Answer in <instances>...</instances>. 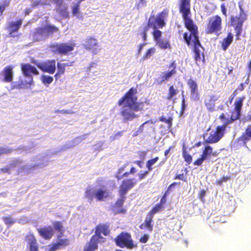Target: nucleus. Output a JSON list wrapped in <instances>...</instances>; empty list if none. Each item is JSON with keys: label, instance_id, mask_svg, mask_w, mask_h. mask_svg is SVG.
I'll return each instance as SVG.
<instances>
[{"label": "nucleus", "instance_id": "1", "mask_svg": "<svg viewBox=\"0 0 251 251\" xmlns=\"http://www.w3.org/2000/svg\"><path fill=\"white\" fill-rule=\"evenodd\" d=\"M191 0H180L178 10L183 19L185 27L190 32L183 34L184 39L187 45L193 46L194 58L196 62L204 60V55L201 50H204L198 36V28L191 19Z\"/></svg>", "mask_w": 251, "mask_h": 251}, {"label": "nucleus", "instance_id": "2", "mask_svg": "<svg viewBox=\"0 0 251 251\" xmlns=\"http://www.w3.org/2000/svg\"><path fill=\"white\" fill-rule=\"evenodd\" d=\"M137 94V88L131 87L118 101L119 106L122 105L125 102L126 103L122 107L120 112L125 121H132L137 118L138 116L135 112L143 111L145 105L149 104V100L147 99L138 102Z\"/></svg>", "mask_w": 251, "mask_h": 251}, {"label": "nucleus", "instance_id": "3", "mask_svg": "<svg viewBox=\"0 0 251 251\" xmlns=\"http://www.w3.org/2000/svg\"><path fill=\"white\" fill-rule=\"evenodd\" d=\"M169 10L167 8L164 9L158 13L156 17L151 16L147 24L142 25L139 29V34L141 35L144 41L147 39V33L150 28L153 29L152 35L154 40L156 42L161 39L162 32L158 28H162L166 25V21L169 16Z\"/></svg>", "mask_w": 251, "mask_h": 251}, {"label": "nucleus", "instance_id": "4", "mask_svg": "<svg viewBox=\"0 0 251 251\" xmlns=\"http://www.w3.org/2000/svg\"><path fill=\"white\" fill-rule=\"evenodd\" d=\"M244 97L238 99L234 103V108L231 112L229 120H227L222 126H218L215 130H212L208 138L204 140L206 144H214L218 142L224 136L227 125L239 119L241 115V110L243 104Z\"/></svg>", "mask_w": 251, "mask_h": 251}, {"label": "nucleus", "instance_id": "5", "mask_svg": "<svg viewBox=\"0 0 251 251\" xmlns=\"http://www.w3.org/2000/svg\"><path fill=\"white\" fill-rule=\"evenodd\" d=\"M110 233V225L108 223L99 224L95 227V234L92 236L88 244L84 247L83 251H95L98 249L100 242H104L105 238L101 236L103 234L106 236Z\"/></svg>", "mask_w": 251, "mask_h": 251}, {"label": "nucleus", "instance_id": "6", "mask_svg": "<svg viewBox=\"0 0 251 251\" xmlns=\"http://www.w3.org/2000/svg\"><path fill=\"white\" fill-rule=\"evenodd\" d=\"M75 44L71 42L52 44L50 45L51 52L61 55H68L74 50Z\"/></svg>", "mask_w": 251, "mask_h": 251}, {"label": "nucleus", "instance_id": "7", "mask_svg": "<svg viewBox=\"0 0 251 251\" xmlns=\"http://www.w3.org/2000/svg\"><path fill=\"white\" fill-rule=\"evenodd\" d=\"M114 242L117 246L128 249L136 248L131 235L127 232H121L114 239Z\"/></svg>", "mask_w": 251, "mask_h": 251}, {"label": "nucleus", "instance_id": "8", "mask_svg": "<svg viewBox=\"0 0 251 251\" xmlns=\"http://www.w3.org/2000/svg\"><path fill=\"white\" fill-rule=\"evenodd\" d=\"M240 12L239 15L237 16H232L230 20L231 25L234 27L236 31L237 39H239V37L241 34L243 23L247 19L246 15L241 6H240Z\"/></svg>", "mask_w": 251, "mask_h": 251}, {"label": "nucleus", "instance_id": "9", "mask_svg": "<svg viewBox=\"0 0 251 251\" xmlns=\"http://www.w3.org/2000/svg\"><path fill=\"white\" fill-rule=\"evenodd\" d=\"M222 20L219 15H216L208 19L205 29L207 34H218L222 29Z\"/></svg>", "mask_w": 251, "mask_h": 251}, {"label": "nucleus", "instance_id": "10", "mask_svg": "<svg viewBox=\"0 0 251 251\" xmlns=\"http://www.w3.org/2000/svg\"><path fill=\"white\" fill-rule=\"evenodd\" d=\"M218 153L216 151H213L212 147L209 145H206L203 148L202 153L200 157L193 162V164L198 166H201L205 160L209 159L211 156L216 157Z\"/></svg>", "mask_w": 251, "mask_h": 251}, {"label": "nucleus", "instance_id": "11", "mask_svg": "<svg viewBox=\"0 0 251 251\" xmlns=\"http://www.w3.org/2000/svg\"><path fill=\"white\" fill-rule=\"evenodd\" d=\"M137 180L134 178L123 180L119 186V196H126L127 192L132 189L137 184Z\"/></svg>", "mask_w": 251, "mask_h": 251}, {"label": "nucleus", "instance_id": "12", "mask_svg": "<svg viewBox=\"0 0 251 251\" xmlns=\"http://www.w3.org/2000/svg\"><path fill=\"white\" fill-rule=\"evenodd\" d=\"M36 66L42 71L53 74L56 70V61L54 59L47 60L36 64Z\"/></svg>", "mask_w": 251, "mask_h": 251}, {"label": "nucleus", "instance_id": "13", "mask_svg": "<svg viewBox=\"0 0 251 251\" xmlns=\"http://www.w3.org/2000/svg\"><path fill=\"white\" fill-rule=\"evenodd\" d=\"M21 70L23 75L25 76L30 78V81L28 82V84L30 85L32 84L33 83V80L32 75H38L39 74V72L36 68L28 63L22 64Z\"/></svg>", "mask_w": 251, "mask_h": 251}, {"label": "nucleus", "instance_id": "14", "mask_svg": "<svg viewBox=\"0 0 251 251\" xmlns=\"http://www.w3.org/2000/svg\"><path fill=\"white\" fill-rule=\"evenodd\" d=\"M187 83L190 89L191 99L197 101L200 99V95L198 90V86L197 82L192 79L188 80Z\"/></svg>", "mask_w": 251, "mask_h": 251}, {"label": "nucleus", "instance_id": "15", "mask_svg": "<svg viewBox=\"0 0 251 251\" xmlns=\"http://www.w3.org/2000/svg\"><path fill=\"white\" fill-rule=\"evenodd\" d=\"M83 46L86 50L91 51L94 54L98 52V42L97 40L93 37H88L86 39Z\"/></svg>", "mask_w": 251, "mask_h": 251}, {"label": "nucleus", "instance_id": "16", "mask_svg": "<svg viewBox=\"0 0 251 251\" xmlns=\"http://www.w3.org/2000/svg\"><path fill=\"white\" fill-rule=\"evenodd\" d=\"M168 191H166L162 197L159 202L156 204L148 213V214L153 217V215L157 213L162 211L165 208V204L167 201Z\"/></svg>", "mask_w": 251, "mask_h": 251}, {"label": "nucleus", "instance_id": "17", "mask_svg": "<svg viewBox=\"0 0 251 251\" xmlns=\"http://www.w3.org/2000/svg\"><path fill=\"white\" fill-rule=\"evenodd\" d=\"M126 198V196H120V198L116 201L112 206V210L114 214H125L126 212V209L123 207Z\"/></svg>", "mask_w": 251, "mask_h": 251}, {"label": "nucleus", "instance_id": "18", "mask_svg": "<svg viewBox=\"0 0 251 251\" xmlns=\"http://www.w3.org/2000/svg\"><path fill=\"white\" fill-rule=\"evenodd\" d=\"M176 61H172L169 65L168 68L170 69L169 71L164 72L161 76V82H164L169 80L173 75L176 73Z\"/></svg>", "mask_w": 251, "mask_h": 251}, {"label": "nucleus", "instance_id": "19", "mask_svg": "<svg viewBox=\"0 0 251 251\" xmlns=\"http://www.w3.org/2000/svg\"><path fill=\"white\" fill-rule=\"evenodd\" d=\"M218 100V97L215 95H209L205 97L204 100V104L209 111L215 110L216 102Z\"/></svg>", "mask_w": 251, "mask_h": 251}, {"label": "nucleus", "instance_id": "20", "mask_svg": "<svg viewBox=\"0 0 251 251\" xmlns=\"http://www.w3.org/2000/svg\"><path fill=\"white\" fill-rule=\"evenodd\" d=\"M14 66L12 65H8L5 67L2 71L3 75V81L5 82H11L13 79V69Z\"/></svg>", "mask_w": 251, "mask_h": 251}, {"label": "nucleus", "instance_id": "21", "mask_svg": "<svg viewBox=\"0 0 251 251\" xmlns=\"http://www.w3.org/2000/svg\"><path fill=\"white\" fill-rule=\"evenodd\" d=\"M37 231L40 236L46 240L50 239L54 234L53 229L50 226L38 228Z\"/></svg>", "mask_w": 251, "mask_h": 251}, {"label": "nucleus", "instance_id": "22", "mask_svg": "<svg viewBox=\"0 0 251 251\" xmlns=\"http://www.w3.org/2000/svg\"><path fill=\"white\" fill-rule=\"evenodd\" d=\"M251 139V126H248L242 135L237 139L238 142H240L243 146L247 147V143Z\"/></svg>", "mask_w": 251, "mask_h": 251}, {"label": "nucleus", "instance_id": "23", "mask_svg": "<svg viewBox=\"0 0 251 251\" xmlns=\"http://www.w3.org/2000/svg\"><path fill=\"white\" fill-rule=\"evenodd\" d=\"M74 61L67 63H61L57 62V72L54 75V77L56 80H58L60 77L63 75L66 71V67H69L73 66Z\"/></svg>", "mask_w": 251, "mask_h": 251}, {"label": "nucleus", "instance_id": "24", "mask_svg": "<svg viewBox=\"0 0 251 251\" xmlns=\"http://www.w3.org/2000/svg\"><path fill=\"white\" fill-rule=\"evenodd\" d=\"M34 39L35 41H39L47 38L44 27H39L35 28L33 34Z\"/></svg>", "mask_w": 251, "mask_h": 251}, {"label": "nucleus", "instance_id": "25", "mask_svg": "<svg viewBox=\"0 0 251 251\" xmlns=\"http://www.w3.org/2000/svg\"><path fill=\"white\" fill-rule=\"evenodd\" d=\"M84 0H76L75 2H73L71 6L72 15L76 16L79 19H82V15L80 12V6L81 2Z\"/></svg>", "mask_w": 251, "mask_h": 251}, {"label": "nucleus", "instance_id": "26", "mask_svg": "<svg viewBox=\"0 0 251 251\" xmlns=\"http://www.w3.org/2000/svg\"><path fill=\"white\" fill-rule=\"evenodd\" d=\"M22 24V20L21 19H19L16 22H10L8 27L9 35L13 37V33L18 31Z\"/></svg>", "mask_w": 251, "mask_h": 251}, {"label": "nucleus", "instance_id": "27", "mask_svg": "<svg viewBox=\"0 0 251 251\" xmlns=\"http://www.w3.org/2000/svg\"><path fill=\"white\" fill-rule=\"evenodd\" d=\"M109 197L107 190L98 189L95 192V198L97 201H103Z\"/></svg>", "mask_w": 251, "mask_h": 251}, {"label": "nucleus", "instance_id": "28", "mask_svg": "<svg viewBox=\"0 0 251 251\" xmlns=\"http://www.w3.org/2000/svg\"><path fill=\"white\" fill-rule=\"evenodd\" d=\"M153 217L148 214L147 217L145 222L140 225V229H147L148 231L151 232L153 230V225L151 224L152 222Z\"/></svg>", "mask_w": 251, "mask_h": 251}, {"label": "nucleus", "instance_id": "29", "mask_svg": "<svg viewBox=\"0 0 251 251\" xmlns=\"http://www.w3.org/2000/svg\"><path fill=\"white\" fill-rule=\"evenodd\" d=\"M58 239H59L58 241L52 244L51 247L54 251L59 249L64 248L70 244V241L68 238Z\"/></svg>", "mask_w": 251, "mask_h": 251}, {"label": "nucleus", "instance_id": "30", "mask_svg": "<svg viewBox=\"0 0 251 251\" xmlns=\"http://www.w3.org/2000/svg\"><path fill=\"white\" fill-rule=\"evenodd\" d=\"M56 12L63 18H69L70 17V13L68 10V7L65 5H60L56 8Z\"/></svg>", "mask_w": 251, "mask_h": 251}, {"label": "nucleus", "instance_id": "31", "mask_svg": "<svg viewBox=\"0 0 251 251\" xmlns=\"http://www.w3.org/2000/svg\"><path fill=\"white\" fill-rule=\"evenodd\" d=\"M233 37L231 33L229 32L226 38H224L222 42V48L226 50L233 41Z\"/></svg>", "mask_w": 251, "mask_h": 251}, {"label": "nucleus", "instance_id": "32", "mask_svg": "<svg viewBox=\"0 0 251 251\" xmlns=\"http://www.w3.org/2000/svg\"><path fill=\"white\" fill-rule=\"evenodd\" d=\"M178 93V90L176 89L173 85L169 86L166 99L168 100H175V97Z\"/></svg>", "mask_w": 251, "mask_h": 251}, {"label": "nucleus", "instance_id": "33", "mask_svg": "<svg viewBox=\"0 0 251 251\" xmlns=\"http://www.w3.org/2000/svg\"><path fill=\"white\" fill-rule=\"evenodd\" d=\"M47 37H48L50 35H52L55 32H57L59 31L58 27L54 25L48 24L44 26Z\"/></svg>", "mask_w": 251, "mask_h": 251}, {"label": "nucleus", "instance_id": "34", "mask_svg": "<svg viewBox=\"0 0 251 251\" xmlns=\"http://www.w3.org/2000/svg\"><path fill=\"white\" fill-rule=\"evenodd\" d=\"M53 226L54 229L60 233L57 235V238H61L64 232L62 222L60 221L55 222L53 223Z\"/></svg>", "mask_w": 251, "mask_h": 251}, {"label": "nucleus", "instance_id": "35", "mask_svg": "<svg viewBox=\"0 0 251 251\" xmlns=\"http://www.w3.org/2000/svg\"><path fill=\"white\" fill-rule=\"evenodd\" d=\"M25 241L27 243L28 246L30 245H34L37 243V240L33 235L31 233H29L26 234L25 236Z\"/></svg>", "mask_w": 251, "mask_h": 251}, {"label": "nucleus", "instance_id": "36", "mask_svg": "<svg viewBox=\"0 0 251 251\" xmlns=\"http://www.w3.org/2000/svg\"><path fill=\"white\" fill-rule=\"evenodd\" d=\"M10 0H1L0 1V16L3 15L4 11L10 4Z\"/></svg>", "mask_w": 251, "mask_h": 251}, {"label": "nucleus", "instance_id": "37", "mask_svg": "<svg viewBox=\"0 0 251 251\" xmlns=\"http://www.w3.org/2000/svg\"><path fill=\"white\" fill-rule=\"evenodd\" d=\"M157 44L158 45L160 48L162 49H170L171 45L170 44L168 40L164 41L163 40L160 39L159 41L156 42Z\"/></svg>", "mask_w": 251, "mask_h": 251}, {"label": "nucleus", "instance_id": "38", "mask_svg": "<svg viewBox=\"0 0 251 251\" xmlns=\"http://www.w3.org/2000/svg\"><path fill=\"white\" fill-rule=\"evenodd\" d=\"M85 197L90 201L95 198V192L92 188H87L85 191Z\"/></svg>", "mask_w": 251, "mask_h": 251}, {"label": "nucleus", "instance_id": "39", "mask_svg": "<svg viewBox=\"0 0 251 251\" xmlns=\"http://www.w3.org/2000/svg\"><path fill=\"white\" fill-rule=\"evenodd\" d=\"M159 160V157L156 156L154 158L149 160L146 163V167L149 171L152 170V166Z\"/></svg>", "mask_w": 251, "mask_h": 251}, {"label": "nucleus", "instance_id": "40", "mask_svg": "<svg viewBox=\"0 0 251 251\" xmlns=\"http://www.w3.org/2000/svg\"><path fill=\"white\" fill-rule=\"evenodd\" d=\"M155 49L153 47L149 49L143 55L142 59L145 60L150 58L155 53Z\"/></svg>", "mask_w": 251, "mask_h": 251}, {"label": "nucleus", "instance_id": "41", "mask_svg": "<svg viewBox=\"0 0 251 251\" xmlns=\"http://www.w3.org/2000/svg\"><path fill=\"white\" fill-rule=\"evenodd\" d=\"M159 121L167 124L169 128L171 127L172 126L173 118L172 117H169L168 119H166L164 116H161L159 118Z\"/></svg>", "mask_w": 251, "mask_h": 251}, {"label": "nucleus", "instance_id": "42", "mask_svg": "<svg viewBox=\"0 0 251 251\" xmlns=\"http://www.w3.org/2000/svg\"><path fill=\"white\" fill-rule=\"evenodd\" d=\"M41 80L43 84H49L53 81V77L49 75H43L41 77Z\"/></svg>", "mask_w": 251, "mask_h": 251}, {"label": "nucleus", "instance_id": "43", "mask_svg": "<svg viewBox=\"0 0 251 251\" xmlns=\"http://www.w3.org/2000/svg\"><path fill=\"white\" fill-rule=\"evenodd\" d=\"M231 178L230 176H224L221 177L220 179L216 181V184L217 185L221 186L223 184V182H226Z\"/></svg>", "mask_w": 251, "mask_h": 251}, {"label": "nucleus", "instance_id": "44", "mask_svg": "<svg viewBox=\"0 0 251 251\" xmlns=\"http://www.w3.org/2000/svg\"><path fill=\"white\" fill-rule=\"evenodd\" d=\"M12 151V149L0 147V156L4 154H9Z\"/></svg>", "mask_w": 251, "mask_h": 251}, {"label": "nucleus", "instance_id": "45", "mask_svg": "<svg viewBox=\"0 0 251 251\" xmlns=\"http://www.w3.org/2000/svg\"><path fill=\"white\" fill-rule=\"evenodd\" d=\"M183 157L184 158L185 161L188 163L190 164L192 161V156L185 151L183 152Z\"/></svg>", "mask_w": 251, "mask_h": 251}, {"label": "nucleus", "instance_id": "46", "mask_svg": "<svg viewBox=\"0 0 251 251\" xmlns=\"http://www.w3.org/2000/svg\"><path fill=\"white\" fill-rule=\"evenodd\" d=\"M3 220L6 225H12L15 222V220L10 216L3 217Z\"/></svg>", "mask_w": 251, "mask_h": 251}, {"label": "nucleus", "instance_id": "47", "mask_svg": "<svg viewBox=\"0 0 251 251\" xmlns=\"http://www.w3.org/2000/svg\"><path fill=\"white\" fill-rule=\"evenodd\" d=\"M146 155V153L143 152L142 153V160H137L134 161V163L137 164L140 168H142L143 167V165L144 163L143 160L144 159Z\"/></svg>", "mask_w": 251, "mask_h": 251}, {"label": "nucleus", "instance_id": "48", "mask_svg": "<svg viewBox=\"0 0 251 251\" xmlns=\"http://www.w3.org/2000/svg\"><path fill=\"white\" fill-rule=\"evenodd\" d=\"M149 238V235L147 234H144L139 239V242L141 243L145 244L148 242Z\"/></svg>", "mask_w": 251, "mask_h": 251}, {"label": "nucleus", "instance_id": "49", "mask_svg": "<svg viewBox=\"0 0 251 251\" xmlns=\"http://www.w3.org/2000/svg\"><path fill=\"white\" fill-rule=\"evenodd\" d=\"M149 172L148 170L141 172L138 174L139 180H141L144 179L149 174Z\"/></svg>", "mask_w": 251, "mask_h": 251}, {"label": "nucleus", "instance_id": "50", "mask_svg": "<svg viewBox=\"0 0 251 251\" xmlns=\"http://www.w3.org/2000/svg\"><path fill=\"white\" fill-rule=\"evenodd\" d=\"M123 131L117 132V133L113 135L112 136H111V139L112 140L118 139L120 137H121L123 135Z\"/></svg>", "mask_w": 251, "mask_h": 251}, {"label": "nucleus", "instance_id": "51", "mask_svg": "<svg viewBox=\"0 0 251 251\" xmlns=\"http://www.w3.org/2000/svg\"><path fill=\"white\" fill-rule=\"evenodd\" d=\"M174 179H175L181 180H183L184 181H186L185 176V175L183 174L176 175L175 176Z\"/></svg>", "mask_w": 251, "mask_h": 251}, {"label": "nucleus", "instance_id": "52", "mask_svg": "<svg viewBox=\"0 0 251 251\" xmlns=\"http://www.w3.org/2000/svg\"><path fill=\"white\" fill-rule=\"evenodd\" d=\"M205 191L204 190H201L198 194V198L201 201H204V197L205 196Z\"/></svg>", "mask_w": 251, "mask_h": 251}, {"label": "nucleus", "instance_id": "53", "mask_svg": "<svg viewBox=\"0 0 251 251\" xmlns=\"http://www.w3.org/2000/svg\"><path fill=\"white\" fill-rule=\"evenodd\" d=\"M130 174L129 173V172H126L124 173L122 175H116L115 177L117 179V180H120L123 178L124 177H127Z\"/></svg>", "mask_w": 251, "mask_h": 251}, {"label": "nucleus", "instance_id": "54", "mask_svg": "<svg viewBox=\"0 0 251 251\" xmlns=\"http://www.w3.org/2000/svg\"><path fill=\"white\" fill-rule=\"evenodd\" d=\"M29 247V251H38L39 247L38 244L30 245L28 246Z\"/></svg>", "mask_w": 251, "mask_h": 251}, {"label": "nucleus", "instance_id": "55", "mask_svg": "<svg viewBox=\"0 0 251 251\" xmlns=\"http://www.w3.org/2000/svg\"><path fill=\"white\" fill-rule=\"evenodd\" d=\"M0 171L3 173H10V167H4L0 169Z\"/></svg>", "mask_w": 251, "mask_h": 251}, {"label": "nucleus", "instance_id": "56", "mask_svg": "<svg viewBox=\"0 0 251 251\" xmlns=\"http://www.w3.org/2000/svg\"><path fill=\"white\" fill-rule=\"evenodd\" d=\"M221 8L223 14L226 17L227 16L226 9L224 3L221 4Z\"/></svg>", "mask_w": 251, "mask_h": 251}, {"label": "nucleus", "instance_id": "57", "mask_svg": "<svg viewBox=\"0 0 251 251\" xmlns=\"http://www.w3.org/2000/svg\"><path fill=\"white\" fill-rule=\"evenodd\" d=\"M219 119L222 121H225L224 122V123L227 120H229V119H226L225 114L224 113H222L219 116Z\"/></svg>", "mask_w": 251, "mask_h": 251}, {"label": "nucleus", "instance_id": "58", "mask_svg": "<svg viewBox=\"0 0 251 251\" xmlns=\"http://www.w3.org/2000/svg\"><path fill=\"white\" fill-rule=\"evenodd\" d=\"M126 165H125L122 167H121L120 168H119L117 171V172L116 173V175H120L125 170V168L126 167Z\"/></svg>", "mask_w": 251, "mask_h": 251}, {"label": "nucleus", "instance_id": "59", "mask_svg": "<svg viewBox=\"0 0 251 251\" xmlns=\"http://www.w3.org/2000/svg\"><path fill=\"white\" fill-rule=\"evenodd\" d=\"M54 2L57 4L58 7L60 5H63V0H54Z\"/></svg>", "mask_w": 251, "mask_h": 251}, {"label": "nucleus", "instance_id": "60", "mask_svg": "<svg viewBox=\"0 0 251 251\" xmlns=\"http://www.w3.org/2000/svg\"><path fill=\"white\" fill-rule=\"evenodd\" d=\"M237 90L242 91L244 90V84L241 83L237 89Z\"/></svg>", "mask_w": 251, "mask_h": 251}, {"label": "nucleus", "instance_id": "61", "mask_svg": "<svg viewBox=\"0 0 251 251\" xmlns=\"http://www.w3.org/2000/svg\"><path fill=\"white\" fill-rule=\"evenodd\" d=\"M146 5V0H140L139 3L138 4V7L140 5Z\"/></svg>", "mask_w": 251, "mask_h": 251}, {"label": "nucleus", "instance_id": "62", "mask_svg": "<svg viewBox=\"0 0 251 251\" xmlns=\"http://www.w3.org/2000/svg\"><path fill=\"white\" fill-rule=\"evenodd\" d=\"M185 108V100L183 98L181 102V110L182 111L184 110Z\"/></svg>", "mask_w": 251, "mask_h": 251}, {"label": "nucleus", "instance_id": "63", "mask_svg": "<svg viewBox=\"0 0 251 251\" xmlns=\"http://www.w3.org/2000/svg\"><path fill=\"white\" fill-rule=\"evenodd\" d=\"M136 172V169L134 167H132L130 169L129 173H130V174H134Z\"/></svg>", "mask_w": 251, "mask_h": 251}, {"label": "nucleus", "instance_id": "64", "mask_svg": "<svg viewBox=\"0 0 251 251\" xmlns=\"http://www.w3.org/2000/svg\"><path fill=\"white\" fill-rule=\"evenodd\" d=\"M145 45V44H140L139 46V48H138V54H140L142 51V50L143 49V46Z\"/></svg>", "mask_w": 251, "mask_h": 251}]
</instances>
